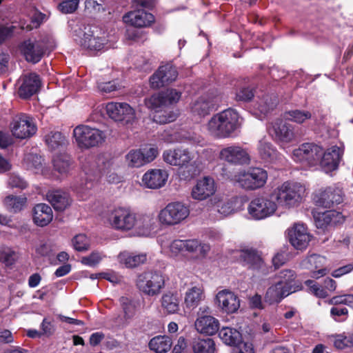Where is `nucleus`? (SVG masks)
<instances>
[{
	"label": "nucleus",
	"mask_w": 353,
	"mask_h": 353,
	"mask_svg": "<svg viewBox=\"0 0 353 353\" xmlns=\"http://www.w3.org/2000/svg\"><path fill=\"white\" fill-rule=\"evenodd\" d=\"M121 165L120 159L105 154H99L95 162L86 161L82 166L85 181L81 185L79 192L92 189L101 176H105L106 180L110 183H119L122 177L115 171Z\"/></svg>",
	"instance_id": "obj_1"
},
{
	"label": "nucleus",
	"mask_w": 353,
	"mask_h": 353,
	"mask_svg": "<svg viewBox=\"0 0 353 353\" xmlns=\"http://www.w3.org/2000/svg\"><path fill=\"white\" fill-rule=\"evenodd\" d=\"M109 222L115 230H134L137 235L146 236L150 233L152 219L148 215L137 214L129 208H117L110 212Z\"/></svg>",
	"instance_id": "obj_2"
},
{
	"label": "nucleus",
	"mask_w": 353,
	"mask_h": 353,
	"mask_svg": "<svg viewBox=\"0 0 353 353\" xmlns=\"http://www.w3.org/2000/svg\"><path fill=\"white\" fill-rule=\"evenodd\" d=\"M242 119L232 108L224 110L213 115L206 124L208 134L215 139L232 137L241 126Z\"/></svg>",
	"instance_id": "obj_3"
},
{
	"label": "nucleus",
	"mask_w": 353,
	"mask_h": 353,
	"mask_svg": "<svg viewBox=\"0 0 353 353\" xmlns=\"http://www.w3.org/2000/svg\"><path fill=\"white\" fill-rule=\"evenodd\" d=\"M305 191V187L300 183L287 181L273 190L272 197L275 200L278 207L290 209L301 203Z\"/></svg>",
	"instance_id": "obj_4"
},
{
	"label": "nucleus",
	"mask_w": 353,
	"mask_h": 353,
	"mask_svg": "<svg viewBox=\"0 0 353 353\" xmlns=\"http://www.w3.org/2000/svg\"><path fill=\"white\" fill-rule=\"evenodd\" d=\"M73 36L74 40L83 48L90 51H100L110 47L105 33L101 32L96 27L83 24L78 25L74 30Z\"/></svg>",
	"instance_id": "obj_5"
},
{
	"label": "nucleus",
	"mask_w": 353,
	"mask_h": 353,
	"mask_svg": "<svg viewBox=\"0 0 353 353\" xmlns=\"http://www.w3.org/2000/svg\"><path fill=\"white\" fill-rule=\"evenodd\" d=\"M73 136L79 148L89 149L98 146L105 141L103 131L87 125H77L73 130Z\"/></svg>",
	"instance_id": "obj_6"
},
{
	"label": "nucleus",
	"mask_w": 353,
	"mask_h": 353,
	"mask_svg": "<svg viewBox=\"0 0 353 353\" xmlns=\"http://www.w3.org/2000/svg\"><path fill=\"white\" fill-rule=\"evenodd\" d=\"M235 181L242 188L254 190L265 185L268 179L266 170L261 168H250L234 176Z\"/></svg>",
	"instance_id": "obj_7"
},
{
	"label": "nucleus",
	"mask_w": 353,
	"mask_h": 353,
	"mask_svg": "<svg viewBox=\"0 0 353 353\" xmlns=\"http://www.w3.org/2000/svg\"><path fill=\"white\" fill-rule=\"evenodd\" d=\"M278 208L272 193L268 196H261L253 199L248 207L249 215L254 220H263L274 214Z\"/></svg>",
	"instance_id": "obj_8"
},
{
	"label": "nucleus",
	"mask_w": 353,
	"mask_h": 353,
	"mask_svg": "<svg viewBox=\"0 0 353 353\" xmlns=\"http://www.w3.org/2000/svg\"><path fill=\"white\" fill-rule=\"evenodd\" d=\"M136 285L140 292L149 296L160 294L165 286L163 275L158 272H145L138 275Z\"/></svg>",
	"instance_id": "obj_9"
},
{
	"label": "nucleus",
	"mask_w": 353,
	"mask_h": 353,
	"mask_svg": "<svg viewBox=\"0 0 353 353\" xmlns=\"http://www.w3.org/2000/svg\"><path fill=\"white\" fill-rule=\"evenodd\" d=\"M189 207L182 202L168 203L159 214V220L164 225L172 226L181 223L188 217Z\"/></svg>",
	"instance_id": "obj_10"
},
{
	"label": "nucleus",
	"mask_w": 353,
	"mask_h": 353,
	"mask_svg": "<svg viewBox=\"0 0 353 353\" xmlns=\"http://www.w3.org/2000/svg\"><path fill=\"white\" fill-rule=\"evenodd\" d=\"M322 150L321 146L314 143H305L294 150L292 157L296 162L317 168L322 155Z\"/></svg>",
	"instance_id": "obj_11"
},
{
	"label": "nucleus",
	"mask_w": 353,
	"mask_h": 353,
	"mask_svg": "<svg viewBox=\"0 0 353 353\" xmlns=\"http://www.w3.org/2000/svg\"><path fill=\"white\" fill-rule=\"evenodd\" d=\"M105 110L109 117L115 121L128 124L136 119L135 110L126 103L109 102Z\"/></svg>",
	"instance_id": "obj_12"
},
{
	"label": "nucleus",
	"mask_w": 353,
	"mask_h": 353,
	"mask_svg": "<svg viewBox=\"0 0 353 353\" xmlns=\"http://www.w3.org/2000/svg\"><path fill=\"white\" fill-rule=\"evenodd\" d=\"M313 200L316 205L330 208L343 202V192L340 188L331 185L320 190L315 194Z\"/></svg>",
	"instance_id": "obj_13"
},
{
	"label": "nucleus",
	"mask_w": 353,
	"mask_h": 353,
	"mask_svg": "<svg viewBox=\"0 0 353 353\" xmlns=\"http://www.w3.org/2000/svg\"><path fill=\"white\" fill-rule=\"evenodd\" d=\"M343 152L344 146L343 144L332 145L326 151L323 149L318 167H320L326 173L336 170L342 159Z\"/></svg>",
	"instance_id": "obj_14"
},
{
	"label": "nucleus",
	"mask_w": 353,
	"mask_h": 353,
	"mask_svg": "<svg viewBox=\"0 0 353 353\" xmlns=\"http://www.w3.org/2000/svg\"><path fill=\"white\" fill-rule=\"evenodd\" d=\"M120 306L123 314H117L112 317V325L117 327H124L128 325L131 319L135 316L138 303L134 299L127 296L119 299Z\"/></svg>",
	"instance_id": "obj_15"
},
{
	"label": "nucleus",
	"mask_w": 353,
	"mask_h": 353,
	"mask_svg": "<svg viewBox=\"0 0 353 353\" xmlns=\"http://www.w3.org/2000/svg\"><path fill=\"white\" fill-rule=\"evenodd\" d=\"M288 239L294 248L303 250L308 246L312 239V235L305 225L296 223L288 229Z\"/></svg>",
	"instance_id": "obj_16"
},
{
	"label": "nucleus",
	"mask_w": 353,
	"mask_h": 353,
	"mask_svg": "<svg viewBox=\"0 0 353 353\" xmlns=\"http://www.w3.org/2000/svg\"><path fill=\"white\" fill-rule=\"evenodd\" d=\"M214 304L223 313L231 314L240 307V300L236 294L228 289L219 291L215 296Z\"/></svg>",
	"instance_id": "obj_17"
},
{
	"label": "nucleus",
	"mask_w": 353,
	"mask_h": 353,
	"mask_svg": "<svg viewBox=\"0 0 353 353\" xmlns=\"http://www.w3.org/2000/svg\"><path fill=\"white\" fill-rule=\"evenodd\" d=\"M196 154L185 148L165 150L163 154V160L168 164L181 168L192 165Z\"/></svg>",
	"instance_id": "obj_18"
},
{
	"label": "nucleus",
	"mask_w": 353,
	"mask_h": 353,
	"mask_svg": "<svg viewBox=\"0 0 353 353\" xmlns=\"http://www.w3.org/2000/svg\"><path fill=\"white\" fill-rule=\"evenodd\" d=\"M11 132L18 139H26L37 132V127L32 119L26 114L16 116L11 124Z\"/></svg>",
	"instance_id": "obj_19"
},
{
	"label": "nucleus",
	"mask_w": 353,
	"mask_h": 353,
	"mask_svg": "<svg viewBox=\"0 0 353 353\" xmlns=\"http://www.w3.org/2000/svg\"><path fill=\"white\" fill-rule=\"evenodd\" d=\"M270 134L278 142L288 143L295 139L294 127L282 119L272 121L268 129Z\"/></svg>",
	"instance_id": "obj_20"
},
{
	"label": "nucleus",
	"mask_w": 353,
	"mask_h": 353,
	"mask_svg": "<svg viewBox=\"0 0 353 353\" xmlns=\"http://www.w3.org/2000/svg\"><path fill=\"white\" fill-rule=\"evenodd\" d=\"M219 102V97L214 92H208L196 99L191 105L193 114L200 117L208 114Z\"/></svg>",
	"instance_id": "obj_21"
},
{
	"label": "nucleus",
	"mask_w": 353,
	"mask_h": 353,
	"mask_svg": "<svg viewBox=\"0 0 353 353\" xmlns=\"http://www.w3.org/2000/svg\"><path fill=\"white\" fill-rule=\"evenodd\" d=\"M219 157L221 160L233 164H246L250 161L246 150L236 145L223 148L220 151Z\"/></svg>",
	"instance_id": "obj_22"
},
{
	"label": "nucleus",
	"mask_w": 353,
	"mask_h": 353,
	"mask_svg": "<svg viewBox=\"0 0 353 353\" xmlns=\"http://www.w3.org/2000/svg\"><path fill=\"white\" fill-rule=\"evenodd\" d=\"M19 50L26 60L33 63H38L44 54L43 44L30 39L23 41L19 46Z\"/></svg>",
	"instance_id": "obj_23"
},
{
	"label": "nucleus",
	"mask_w": 353,
	"mask_h": 353,
	"mask_svg": "<svg viewBox=\"0 0 353 353\" xmlns=\"http://www.w3.org/2000/svg\"><path fill=\"white\" fill-rule=\"evenodd\" d=\"M326 259L319 254H313L303 260L302 265L304 268L310 271V276L318 279L326 275L329 270L325 267Z\"/></svg>",
	"instance_id": "obj_24"
},
{
	"label": "nucleus",
	"mask_w": 353,
	"mask_h": 353,
	"mask_svg": "<svg viewBox=\"0 0 353 353\" xmlns=\"http://www.w3.org/2000/svg\"><path fill=\"white\" fill-rule=\"evenodd\" d=\"M123 21L132 26L143 28L150 26L154 21V17L144 9H136L125 14Z\"/></svg>",
	"instance_id": "obj_25"
},
{
	"label": "nucleus",
	"mask_w": 353,
	"mask_h": 353,
	"mask_svg": "<svg viewBox=\"0 0 353 353\" xmlns=\"http://www.w3.org/2000/svg\"><path fill=\"white\" fill-rule=\"evenodd\" d=\"M216 192L214 180L210 176H204L196 181L192 188V197L198 201H203L212 196Z\"/></svg>",
	"instance_id": "obj_26"
},
{
	"label": "nucleus",
	"mask_w": 353,
	"mask_h": 353,
	"mask_svg": "<svg viewBox=\"0 0 353 353\" xmlns=\"http://www.w3.org/2000/svg\"><path fill=\"white\" fill-rule=\"evenodd\" d=\"M168 173L164 169H150L142 176V185L150 189L163 187L168 179Z\"/></svg>",
	"instance_id": "obj_27"
},
{
	"label": "nucleus",
	"mask_w": 353,
	"mask_h": 353,
	"mask_svg": "<svg viewBox=\"0 0 353 353\" xmlns=\"http://www.w3.org/2000/svg\"><path fill=\"white\" fill-rule=\"evenodd\" d=\"M276 282L283 286L290 294L301 290L303 288L300 281L296 280V272L291 269H284L275 275Z\"/></svg>",
	"instance_id": "obj_28"
},
{
	"label": "nucleus",
	"mask_w": 353,
	"mask_h": 353,
	"mask_svg": "<svg viewBox=\"0 0 353 353\" xmlns=\"http://www.w3.org/2000/svg\"><path fill=\"white\" fill-rule=\"evenodd\" d=\"M21 84L18 94L22 99H28L36 94L41 87L39 77L35 73L26 74L21 78Z\"/></svg>",
	"instance_id": "obj_29"
},
{
	"label": "nucleus",
	"mask_w": 353,
	"mask_h": 353,
	"mask_svg": "<svg viewBox=\"0 0 353 353\" xmlns=\"http://www.w3.org/2000/svg\"><path fill=\"white\" fill-rule=\"evenodd\" d=\"M315 224L319 228H325L327 226H336L345 221V216L336 210H328L323 213H318L314 216Z\"/></svg>",
	"instance_id": "obj_30"
},
{
	"label": "nucleus",
	"mask_w": 353,
	"mask_h": 353,
	"mask_svg": "<svg viewBox=\"0 0 353 353\" xmlns=\"http://www.w3.org/2000/svg\"><path fill=\"white\" fill-rule=\"evenodd\" d=\"M237 256L243 265L250 269L259 270L263 265L261 256L254 249H244L238 251Z\"/></svg>",
	"instance_id": "obj_31"
},
{
	"label": "nucleus",
	"mask_w": 353,
	"mask_h": 353,
	"mask_svg": "<svg viewBox=\"0 0 353 353\" xmlns=\"http://www.w3.org/2000/svg\"><path fill=\"white\" fill-rule=\"evenodd\" d=\"M194 326L196 330L201 334L213 335L219 330V322L212 316L204 315L196 319Z\"/></svg>",
	"instance_id": "obj_32"
},
{
	"label": "nucleus",
	"mask_w": 353,
	"mask_h": 353,
	"mask_svg": "<svg viewBox=\"0 0 353 353\" xmlns=\"http://www.w3.org/2000/svg\"><path fill=\"white\" fill-rule=\"evenodd\" d=\"M52 208L46 203L37 204L33 209L34 223L40 227L48 225L52 220Z\"/></svg>",
	"instance_id": "obj_33"
},
{
	"label": "nucleus",
	"mask_w": 353,
	"mask_h": 353,
	"mask_svg": "<svg viewBox=\"0 0 353 353\" xmlns=\"http://www.w3.org/2000/svg\"><path fill=\"white\" fill-rule=\"evenodd\" d=\"M180 301L177 292L168 291L161 298V305L167 314H176L180 310Z\"/></svg>",
	"instance_id": "obj_34"
},
{
	"label": "nucleus",
	"mask_w": 353,
	"mask_h": 353,
	"mask_svg": "<svg viewBox=\"0 0 353 353\" xmlns=\"http://www.w3.org/2000/svg\"><path fill=\"white\" fill-rule=\"evenodd\" d=\"M205 299L204 288L202 285L189 288L185 294L184 303L186 307L194 309Z\"/></svg>",
	"instance_id": "obj_35"
},
{
	"label": "nucleus",
	"mask_w": 353,
	"mask_h": 353,
	"mask_svg": "<svg viewBox=\"0 0 353 353\" xmlns=\"http://www.w3.org/2000/svg\"><path fill=\"white\" fill-rule=\"evenodd\" d=\"M46 197L47 200L56 210H64L70 204L68 194L59 190L49 191L46 194Z\"/></svg>",
	"instance_id": "obj_36"
},
{
	"label": "nucleus",
	"mask_w": 353,
	"mask_h": 353,
	"mask_svg": "<svg viewBox=\"0 0 353 353\" xmlns=\"http://www.w3.org/2000/svg\"><path fill=\"white\" fill-rule=\"evenodd\" d=\"M290 294L288 291L275 281L268 288L264 299L269 304L278 303Z\"/></svg>",
	"instance_id": "obj_37"
},
{
	"label": "nucleus",
	"mask_w": 353,
	"mask_h": 353,
	"mask_svg": "<svg viewBox=\"0 0 353 353\" xmlns=\"http://www.w3.org/2000/svg\"><path fill=\"white\" fill-rule=\"evenodd\" d=\"M257 151L260 158L264 161L272 162L277 158L276 148L265 138L259 141Z\"/></svg>",
	"instance_id": "obj_38"
},
{
	"label": "nucleus",
	"mask_w": 353,
	"mask_h": 353,
	"mask_svg": "<svg viewBox=\"0 0 353 353\" xmlns=\"http://www.w3.org/2000/svg\"><path fill=\"white\" fill-rule=\"evenodd\" d=\"M118 260L127 268H135L146 261L147 254L145 253L134 254L124 251L118 255Z\"/></svg>",
	"instance_id": "obj_39"
},
{
	"label": "nucleus",
	"mask_w": 353,
	"mask_h": 353,
	"mask_svg": "<svg viewBox=\"0 0 353 353\" xmlns=\"http://www.w3.org/2000/svg\"><path fill=\"white\" fill-rule=\"evenodd\" d=\"M220 339L227 345L234 346L241 341V334L235 328L223 327L219 332Z\"/></svg>",
	"instance_id": "obj_40"
},
{
	"label": "nucleus",
	"mask_w": 353,
	"mask_h": 353,
	"mask_svg": "<svg viewBox=\"0 0 353 353\" xmlns=\"http://www.w3.org/2000/svg\"><path fill=\"white\" fill-rule=\"evenodd\" d=\"M194 353H215V343L210 338H194L192 341Z\"/></svg>",
	"instance_id": "obj_41"
},
{
	"label": "nucleus",
	"mask_w": 353,
	"mask_h": 353,
	"mask_svg": "<svg viewBox=\"0 0 353 353\" xmlns=\"http://www.w3.org/2000/svg\"><path fill=\"white\" fill-rule=\"evenodd\" d=\"M283 117L289 121L303 124L312 118V114L307 110L294 109L285 112Z\"/></svg>",
	"instance_id": "obj_42"
},
{
	"label": "nucleus",
	"mask_w": 353,
	"mask_h": 353,
	"mask_svg": "<svg viewBox=\"0 0 353 353\" xmlns=\"http://www.w3.org/2000/svg\"><path fill=\"white\" fill-rule=\"evenodd\" d=\"M172 340L168 336H157L152 338L150 343V349L156 353H166L172 346Z\"/></svg>",
	"instance_id": "obj_43"
},
{
	"label": "nucleus",
	"mask_w": 353,
	"mask_h": 353,
	"mask_svg": "<svg viewBox=\"0 0 353 353\" xmlns=\"http://www.w3.org/2000/svg\"><path fill=\"white\" fill-rule=\"evenodd\" d=\"M53 166L61 174H67L72 169V160L67 154H60L53 159Z\"/></svg>",
	"instance_id": "obj_44"
},
{
	"label": "nucleus",
	"mask_w": 353,
	"mask_h": 353,
	"mask_svg": "<svg viewBox=\"0 0 353 353\" xmlns=\"http://www.w3.org/2000/svg\"><path fill=\"white\" fill-rule=\"evenodd\" d=\"M215 204L216 211L223 216L234 213L236 210L237 198L233 197L225 201H221L216 196L212 200Z\"/></svg>",
	"instance_id": "obj_45"
},
{
	"label": "nucleus",
	"mask_w": 353,
	"mask_h": 353,
	"mask_svg": "<svg viewBox=\"0 0 353 353\" xmlns=\"http://www.w3.org/2000/svg\"><path fill=\"white\" fill-rule=\"evenodd\" d=\"M26 202L25 196L8 195L4 199L3 205L9 212L17 213L24 208Z\"/></svg>",
	"instance_id": "obj_46"
},
{
	"label": "nucleus",
	"mask_w": 353,
	"mask_h": 353,
	"mask_svg": "<svg viewBox=\"0 0 353 353\" xmlns=\"http://www.w3.org/2000/svg\"><path fill=\"white\" fill-rule=\"evenodd\" d=\"M209 250L210 246L208 244L202 243L197 239L185 240V251L198 254L200 256L203 257Z\"/></svg>",
	"instance_id": "obj_47"
},
{
	"label": "nucleus",
	"mask_w": 353,
	"mask_h": 353,
	"mask_svg": "<svg viewBox=\"0 0 353 353\" xmlns=\"http://www.w3.org/2000/svg\"><path fill=\"white\" fill-rule=\"evenodd\" d=\"M46 144L51 150H55L65 143V137L59 132H50L45 137Z\"/></svg>",
	"instance_id": "obj_48"
},
{
	"label": "nucleus",
	"mask_w": 353,
	"mask_h": 353,
	"mask_svg": "<svg viewBox=\"0 0 353 353\" xmlns=\"http://www.w3.org/2000/svg\"><path fill=\"white\" fill-rule=\"evenodd\" d=\"M145 104L147 108L154 110L155 113L158 112L161 109L166 108L161 92L154 94L151 97L146 98L145 99Z\"/></svg>",
	"instance_id": "obj_49"
},
{
	"label": "nucleus",
	"mask_w": 353,
	"mask_h": 353,
	"mask_svg": "<svg viewBox=\"0 0 353 353\" xmlns=\"http://www.w3.org/2000/svg\"><path fill=\"white\" fill-rule=\"evenodd\" d=\"M125 161L130 168H140L145 165L142 159L141 151L139 149L131 150L125 155Z\"/></svg>",
	"instance_id": "obj_50"
},
{
	"label": "nucleus",
	"mask_w": 353,
	"mask_h": 353,
	"mask_svg": "<svg viewBox=\"0 0 353 353\" xmlns=\"http://www.w3.org/2000/svg\"><path fill=\"white\" fill-rule=\"evenodd\" d=\"M178 117V112L175 111H169L168 112L166 110L163 108L159 110L158 112L155 113L153 119L155 122L159 123L160 124H165L167 123H170L176 119Z\"/></svg>",
	"instance_id": "obj_51"
},
{
	"label": "nucleus",
	"mask_w": 353,
	"mask_h": 353,
	"mask_svg": "<svg viewBox=\"0 0 353 353\" xmlns=\"http://www.w3.org/2000/svg\"><path fill=\"white\" fill-rule=\"evenodd\" d=\"M24 165L28 170L35 172H39L42 167L43 159L41 156L36 154H28L24 158Z\"/></svg>",
	"instance_id": "obj_52"
},
{
	"label": "nucleus",
	"mask_w": 353,
	"mask_h": 353,
	"mask_svg": "<svg viewBox=\"0 0 353 353\" xmlns=\"http://www.w3.org/2000/svg\"><path fill=\"white\" fill-rule=\"evenodd\" d=\"M159 72L161 74L164 85L174 81L178 75L176 68L169 63L159 67Z\"/></svg>",
	"instance_id": "obj_53"
},
{
	"label": "nucleus",
	"mask_w": 353,
	"mask_h": 353,
	"mask_svg": "<svg viewBox=\"0 0 353 353\" xmlns=\"http://www.w3.org/2000/svg\"><path fill=\"white\" fill-rule=\"evenodd\" d=\"M276 105L277 101L276 99H273L272 97L266 95L258 102L256 108L262 114L265 115L269 112V111L273 110Z\"/></svg>",
	"instance_id": "obj_54"
},
{
	"label": "nucleus",
	"mask_w": 353,
	"mask_h": 353,
	"mask_svg": "<svg viewBox=\"0 0 353 353\" xmlns=\"http://www.w3.org/2000/svg\"><path fill=\"white\" fill-rule=\"evenodd\" d=\"M161 92L163 100L165 101V107L176 103L181 97V92L172 88L167 89L166 90Z\"/></svg>",
	"instance_id": "obj_55"
},
{
	"label": "nucleus",
	"mask_w": 353,
	"mask_h": 353,
	"mask_svg": "<svg viewBox=\"0 0 353 353\" xmlns=\"http://www.w3.org/2000/svg\"><path fill=\"white\" fill-rule=\"evenodd\" d=\"M72 245L77 251H85L90 247V241L85 234H80L73 238Z\"/></svg>",
	"instance_id": "obj_56"
},
{
	"label": "nucleus",
	"mask_w": 353,
	"mask_h": 353,
	"mask_svg": "<svg viewBox=\"0 0 353 353\" xmlns=\"http://www.w3.org/2000/svg\"><path fill=\"white\" fill-rule=\"evenodd\" d=\"M104 255L99 252H92L90 255L82 257L81 261L83 265L94 267L104 258Z\"/></svg>",
	"instance_id": "obj_57"
},
{
	"label": "nucleus",
	"mask_w": 353,
	"mask_h": 353,
	"mask_svg": "<svg viewBox=\"0 0 353 353\" xmlns=\"http://www.w3.org/2000/svg\"><path fill=\"white\" fill-rule=\"evenodd\" d=\"M305 284L310 289V291L319 298H325L328 296L327 291L321 287L316 282L313 280H307Z\"/></svg>",
	"instance_id": "obj_58"
},
{
	"label": "nucleus",
	"mask_w": 353,
	"mask_h": 353,
	"mask_svg": "<svg viewBox=\"0 0 353 353\" xmlns=\"http://www.w3.org/2000/svg\"><path fill=\"white\" fill-rule=\"evenodd\" d=\"M139 150L141 151L142 159L145 165L154 161L159 154L158 149L156 147L146 146Z\"/></svg>",
	"instance_id": "obj_59"
},
{
	"label": "nucleus",
	"mask_w": 353,
	"mask_h": 353,
	"mask_svg": "<svg viewBox=\"0 0 353 353\" xmlns=\"http://www.w3.org/2000/svg\"><path fill=\"white\" fill-rule=\"evenodd\" d=\"M79 0H65L59 4V9L62 13L70 14L74 12L78 8Z\"/></svg>",
	"instance_id": "obj_60"
},
{
	"label": "nucleus",
	"mask_w": 353,
	"mask_h": 353,
	"mask_svg": "<svg viewBox=\"0 0 353 353\" xmlns=\"http://www.w3.org/2000/svg\"><path fill=\"white\" fill-rule=\"evenodd\" d=\"M330 315L334 321L342 322L347 319L348 310L346 307H333L330 310Z\"/></svg>",
	"instance_id": "obj_61"
},
{
	"label": "nucleus",
	"mask_w": 353,
	"mask_h": 353,
	"mask_svg": "<svg viewBox=\"0 0 353 353\" xmlns=\"http://www.w3.org/2000/svg\"><path fill=\"white\" fill-rule=\"evenodd\" d=\"M15 259V252L8 248L0 250V261L6 265H12Z\"/></svg>",
	"instance_id": "obj_62"
},
{
	"label": "nucleus",
	"mask_w": 353,
	"mask_h": 353,
	"mask_svg": "<svg viewBox=\"0 0 353 353\" xmlns=\"http://www.w3.org/2000/svg\"><path fill=\"white\" fill-rule=\"evenodd\" d=\"M169 248L172 256H177L185 251V240L175 239L172 241Z\"/></svg>",
	"instance_id": "obj_63"
},
{
	"label": "nucleus",
	"mask_w": 353,
	"mask_h": 353,
	"mask_svg": "<svg viewBox=\"0 0 353 353\" xmlns=\"http://www.w3.org/2000/svg\"><path fill=\"white\" fill-rule=\"evenodd\" d=\"M232 353H254L253 345L250 342H239L235 345Z\"/></svg>",
	"instance_id": "obj_64"
}]
</instances>
